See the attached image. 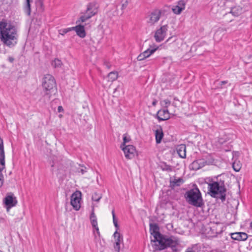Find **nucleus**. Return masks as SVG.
Here are the masks:
<instances>
[{"mask_svg": "<svg viewBox=\"0 0 252 252\" xmlns=\"http://www.w3.org/2000/svg\"><path fill=\"white\" fill-rule=\"evenodd\" d=\"M159 226L157 223L150 224V232L153 235L154 240L151 242L155 243L153 246L155 251H161L170 248L173 252L177 251V246L179 244V240L175 237H168L159 232Z\"/></svg>", "mask_w": 252, "mask_h": 252, "instance_id": "obj_1", "label": "nucleus"}, {"mask_svg": "<svg viewBox=\"0 0 252 252\" xmlns=\"http://www.w3.org/2000/svg\"><path fill=\"white\" fill-rule=\"evenodd\" d=\"M18 34L16 28L11 22L5 19L1 21V41L7 46L11 48L17 43Z\"/></svg>", "mask_w": 252, "mask_h": 252, "instance_id": "obj_2", "label": "nucleus"}, {"mask_svg": "<svg viewBox=\"0 0 252 252\" xmlns=\"http://www.w3.org/2000/svg\"><path fill=\"white\" fill-rule=\"evenodd\" d=\"M226 190L223 180H218L208 184V193L212 197L220 199L222 202L226 199Z\"/></svg>", "mask_w": 252, "mask_h": 252, "instance_id": "obj_3", "label": "nucleus"}, {"mask_svg": "<svg viewBox=\"0 0 252 252\" xmlns=\"http://www.w3.org/2000/svg\"><path fill=\"white\" fill-rule=\"evenodd\" d=\"M184 197L189 204L194 207L201 208L204 206L201 192L196 185L186 192Z\"/></svg>", "mask_w": 252, "mask_h": 252, "instance_id": "obj_4", "label": "nucleus"}, {"mask_svg": "<svg viewBox=\"0 0 252 252\" xmlns=\"http://www.w3.org/2000/svg\"><path fill=\"white\" fill-rule=\"evenodd\" d=\"M42 86L44 89L42 98L44 102L49 101L52 93L56 88V83L54 77L50 74H46L42 79Z\"/></svg>", "mask_w": 252, "mask_h": 252, "instance_id": "obj_5", "label": "nucleus"}, {"mask_svg": "<svg viewBox=\"0 0 252 252\" xmlns=\"http://www.w3.org/2000/svg\"><path fill=\"white\" fill-rule=\"evenodd\" d=\"M98 6L95 1L89 3L84 14L76 21V23L85 22L97 13Z\"/></svg>", "mask_w": 252, "mask_h": 252, "instance_id": "obj_6", "label": "nucleus"}, {"mask_svg": "<svg viewBox=\"0 0 252 252\" xmlns=\"http://www.w3.org/2000/svg\"><path fill=\"white\" fill-rule=\"evenodd\" d=\"M17 203L16 197L11 192L7 193L3 199V205L6 208L7 212H9L11 208L15 206Z\"/></svg>", "mask_w": 252, "mask_h": 252, "instance_id": "obj_7", "label": "nucleus"}, {"mask_svg": "<svg viewBox=\"0 0 252 252\" xmlns=\"http://www.w3.org/2000/svg\"><path fill=\"white\" fill-rule=\"evenodd\" d=\"M168 25H165L156 31L154 37L157 42H161L164 39L168 31Z\"/></svg>", "mask_w": 252, "mask_h": 252, "instance_id": "obj_8", "label": "nucleus"}, {"mask_svg": "<svg viewBox=\"0 0 252 252\" xmlns=\"http://www.w3.org/2000/svg\"><path fill=\"white\" fill-rule=\"evenodd\" d=\"M81 192H75L71 196L70 204L75 210H79L80 208V195Z\"/></svg>", "mask_w": 252, "mask_h": 252, "instance_id": "obj_9", "label": "nucleus"}, {"mask_svg": "<svg viewBox=\"0 0 252 252\" xmlns=\"http://www.w3.org/2000/svg\"><path fill=\"white\" fill-rule=\"evenodd\" d=\"M154 116L159 122L163 121L170 119V113L167 109H160Z\"/></svg>", "mask_w": 252, "mask_h": 252, "instance_id": "obj_10", "label": "nucleus"}, {"mask_svg": "<svg viewBox=\"0 0 252 252\" xmlns=\"http://www.w3.org/2000/svg\"><path fill=\"white\" fill-rule=\"evenodd\" d=\"M121 148L125 153L126 158L127 159H131L134 157L135 148L133 145H128Z\"/></svg>", "mask_w": 252, "mask_h": 252, "instance_id": "obj_11", "label": "nucleus"}, {"mask_svg": "<svg viewBox=\"0 0 252 252\" xmlns=\"http://www.w3.org/2000/svg\"><path fill=\"white\" fill-rule=\"evenodd\" d=\"M160 16L161 11L158 9L155 10L151 13L148 23L152 25L154 24L159 20Z\"/></svg>", "mask_w": 252, "mask_h": 252, "instance_id": "obj_12", "label": "nucleus"}, {"mask_svg": "<svg viewBox=\"0 0 252 252\" xmlns=\"http://www.w3.org/2000/svg\"><path fill=\"white\" fill-rule=\"evenodd\" d=\"M114 239L116 240V242L114 244V248L116 252H120V243L121 241H123V237L121 234L117 232V230L115 231L114 235Z\"/></svg>", "mask_w": 252, "mask_h": 252, "instance_id": "obj_13", "label": "nucleus"}, {"mask_svg": "<svg viewBox=\"0 0 252 252\" xmlns=\"http://www.w3.org/2000/svg\"><path fill=\"white\" fill-rule=\"evenodd\" d=\"M75 31L76 34L81 38H84L86 35L85 30V26L81 24H79L75 27H72V31Z\"/></svg>", "mask_w": 252, "mask_h": 252, "instance_id": "obj_14", "label": "nucleus"}, {"mask_svg": "<svg viewBox=\"0 0 252 252\" xmlns=\"http://www.w3.org/2000/svg\"><path fill=\"white\" fill-rule=\"evenodd\" d=\"M248 234L245 232H235L231 234V237L235 240L245 241L248 238Z\"/></svg>", "mask_w": 252, "mask_h": 252, "instance_id": "obj_15", "label": "nucleus"}, {"mask_svg": "<svg viewBox=\"0 0 252 252\" xmlns=\"http://www.w3.org/2000/svg\"><path fill=\"white\" fill-rule=\"evenodd\" d=\"M204 166L203 160L199 158L193 161L189 165V168L191 170L196 171Z\"/></svg>", "mask_w": 252, "mask_h": 252, "instance_id": "obj_16", "label": "nucleus"}, {"mask_svg": "<svg viewBox=\"0 0 252 252\" xmlns=\"http://www.w3.org/2000/svg\"><path fill=\"white\" fill-rule=\"evenodd\" d=\"M245 11V9L244 7L240 5H237L231 8L230 13L234 16L237 17L244 13Z\"/></svg>", "mask_w": 252, "mask_h": 252, "instance_id": "obj_17", "label": "nucleus"}, {"mask_svg": "<svg viewBox=\"0 0 252 252\" xmlns=\"http://www.w3.org/2000/svg\"><path fill=\"white\" fill-rule=\"evenodd\" d=\"M176 151L179 156L182 158H186V146L185 144H180L176 147Z\"/></svg>", "mask_w": 252, "mask_h": 252, "instance_id": "obj_18", "label": "nucleus"}, {"mask_svg": "<svg viewBox=\"0 0 252 252\" xmlns=\"http://www.w3.org/2000/svg\"><path fill=\"white\" fill-rule=\"evenodd\" d=\"M163 136L164 134L162 127L159 126V128L155 131L156 141L157 144H158L161 143Z\"/></svg>", "mask_w": 252, "mask_h": 252, "instance_id": "obj_19", "label": "nucleus"}, {"mask_svg": "<svg viewBox=\"0 0 252 252\" xmlns=\"http://www.w3.org/2000/svg\"><path fill=\"white\" fill-rule=\"evenodd\" d=\"M184 183L182 178H179L177 179H174V180H170L169 187L171 189H174L176 187H179Z\"/></svg>", "mask_w": 252, "mask_h": 252, "instance_id": "obj_20", "label": "nucleus"}, {"mask_svg": "<svg viewBox=\"0 0 252 252\" xmlns=\"http://www.w3.org/2000/svg\"><path fill=\"white\" fill-rule=\"evenodd\" d=\"M33 0H26L25 5L24 6V11L25 13L28 16L31 14V4Z\"/></svg>", "mask_w": 252, "mask_h": 252, "instance_id": "obj_21", "label": "nucleus"}, {"mask_svg": "<svg viewBox=\"0 0 252 252\" xmlns=\"http://www.w3.org/2000/svg\"><path fill=\"white\" fill-rule=\"evenodd\" d=\"M221 232L222 230H220V232H218L217 227L214 226L210 228V230L208 232V234L209 236L210 237H215L218 236V234Z\"/></svg>", "mask_w": 252, "mask_h": 252, "instance_id": "obj_22", "label": "nucleus"}, {"mask_svg": "<svg viewBox=\"0 0 252 252\" xmlns=\"http://www.w3.org/2000/svg\"><path fill=\"white\" fill-rule=\"evenodd\" d=\"M201 159L203 160L204 166L206 165L212 164L214 161V159L210 155L203 156V158Z\"/></svg>", "mask_w": 252, "mask_h": 252, "instance_id": "obj_23", "label": "nucleus"}, {"mask_svg": "<svg viewBox=\"0 0 252 252\" xmlns=\"http://www.w3.org/2000/svg\"><path fill=\"white\" fill-rule=\"evenodd\" d=\"M35 4L39 11L42 12L44 10V0H35Z\"/></svg>", "mask_w": 252, "mask_h": 252, "instance_id": "obj_24", "label": "nucleus"}, {"mask_svg": "<svg viewBox=\"0 0 252 252\" xmlns=\"http://www.w3.org/2000/svg\"><path fill=\"white\" fill-rule=\"evenodd\" d=\"M158 47L156 46L155 47L152 48L151 46H150L149 48L143 52V54H144V56H145L146 58H147L153 54L158 49Z\"/></svg>", "mask_w": 252, "mask_h": 252, "instance_id": "obj_25", "label": "nucleus"}, {"mask_svg": "<svg viewBox=\"0 0 252 252\" xmlns=\"http://www.w3.org/2000/svg\"><path fill=\"white\" fill-rule=\"evenodd\" d=\"M160 167L162 171H167L168 172H172L173 170L172 167L164 162L161 163L160 165Z\"/></svg>", "mask_w": 252, "mask_h": 252, "instance_id": "obj_26", "label": "nucleus"}, {"mask_svg": "<svg viewBox=\"0 0 252 252\" xmlns=\"http://www.w3.org/2000/svg\"><path fill=\"white\" fill-rule=\"evenodd\" d=\"M4 152L3 145V141L1 139V166H4Z\"/></svg>", "mask_w": 252, "mask_h": 252, "instance_id": "obj_27", "label": "nucleus"}, {"mask_svg": "<svg viewBox=\"0 0 252 252\" xmlns=\"http://www.w3.org/2000/svg\"><path fill=\"white\" fill-rule=\"evenodd\" d=\"M118 75V73L117 72L112 71L108 74V77L110 81H113L117 79Z\"/></svg>", "mask_w": 252, "mask_h": 252, "instance_id": "obj_28", "label": "nucleus"}, {"mask_svg": "<svg viewBox=\"0 0 252 252\" xmlns=\"http://www.w3.org/2000/svg\"><path fill=\"white\" fill-rule=\"evenodd\" d=\"M51 64L52 66L55 68L60 67L62 65V62L60 60L55 59L54 61L52 62Z\"/></svg>", "mask_w": 252, "mask_h": 252, "instance_id": "obj_29", "label": "nucleus"}, {"mask_svg": "<svg viewBox=\"0 0 252 252\" xmlns=\"http://www.w3.org/2000/svg\"><path fill=\"white\" fill-rule=\"evenodd\" d=\"M130 137L128 136L126 133L123 135V142L121 145V148L126 146V144L130 141Z\"/></svg>", "mask_w": 252, "mask_h": 252, "instance_id": "obj_30", "label": "nucleus"}, {"mask_svg": "<svg viewBox=\"0 0 252 252\" xmlns=\"http://www.w3.org/2000/svg\"><path fill=\"white\" fill-rule=\"evenodd\" d=\"M232 167L234 170H235L236 172H238L241 169V166L239 162H238V163H237L236 161H235L232 164Z\"/></svg>", "mask_w": 252, "mask_h": 252, "instance_id": "obj_31", "label": "nucleus"}, {"mask_svg": "<svg viewBox=\"0 0 252 252\" xmlns=\"http://www.w3.org/2000/svg\"><path fill=\"white\" fill-rule=\"evenodd\" d=\"M3 2L8 5H13L17 4L18 0H3Z\"/></svg>", "mask_w": 252, "mask_h": 252, "instance_id": "obj_32", "label": "nucleus"}, {"mask_svg": "<svg viewBox=\"0 0 252 252\" xmlns=\"http://www.w3.org/2000/svg\"><path fill=\"white\" fill-rule=\"evenodd\" d=\"M172 11L176 14H180L183 11V8L175 6L172 8Z\"/></svg>", "mask_w": 252, "mask_h": 252, "instance_id": "obj_33", "label": "nucleus"}, {"mask_svg": "<svg viewBox=\"0 0 252 252\" xmlns=\"http://www.w3.org/2000/svg\"><path fill=\"white\" fill-rule=\"evenodd\" d=\"M101 198V196L98 194L96 192H95L92 197V199L93 201L98 202Z\"/></svg>", "mask_w": 252, "mask_h": 252, "instance_id": "obj_34", "label": "nucleus"}, {"mask_svg": "<svg viewBox=\"0 0 252 252\" xmlns=\"http://www.w3.org/2000/svg\"><path fill=\"white\" fill-rule=\"evenodd\" d=\"M186 5V2L184 0H180L178 2V5L177 6H179V7L183 8V10L185 9Z\"/></svg>", "mask_w": 252, "mask_h": 252, "instance_id": "obj_35", "label": "nucleus"}, {"mask_svg": "<svg viewBox=\"0 0 252 252\" xmlns=\"http://www.w3.org/2000/svg\"><path fill=\"white\" fill-rule=\"evenodd\" d=\"M71 31H72V27L66 28V29H63L60 31L61 32H60V34L62 35H64V34H66V33H67L68 32H70Z\"/></svg>", "mask_w": 252, "mask_h": 252, "instance_id": "obj_36", "label": "nucleus"}, {"mask_svg": "<svg viewBox=\"0 0 252 252\" xmlns=\"http://www.w3.org/2000/svg\"><path fill=\"white\" fill-rule=\"evenodd\" d=\"M163 102L164 103V105H163V107L165 109H167L168 106L170 105L171 102L168 99H165L163 101Z\"/></svg>", "mask_w": 252, "mask_h": 252, "instance_id": "obj_37", "label": "nucleus"}, {"mask_svg": "<svg viewBox=\"0 0 252 252\" xmlns=\"http://www.w3.org/2000/svg\"><path fill=\"white\" fill-rule=\"evenodd\" d=\"M81 167V168L78 169V172L79 173H81L82 174H84L85 173L87 172L86 167L83 166H82Z\"/></svg>", "mask_w": 252, "mask_h": 252, "instance_id": "obj_38", "label": "nucleus"}, {"mask_svg": "<svg viewBox=\"0 0 252 252\" xmlns=\"http://www.w3.org/2000/svg\"><path fill=\"white\" fill-rule=\"evenodd\" d=\"M187 252H198L197 245L193 246Z\"/></svg>", "mask_w": 252, "mask_h": 252, "instance_id": "obj_39", "label": "nucleus"}, {"mask_svg": "<svg viewBox=\"0 0 252 252\" xmlns=\"http://www.w3.org/2000/svg\"><path fill=\"white\" fill-rule=\"evenodd\" d=\"M145 59L146 57L145 56H144L143 53H141L137 58V60L139 61H143Z\"/></svg>", "mask_w": 252, "mask_h": 252, "instance_id": "obj_40", "label": "nucleus"}, {"mask_svg": "<svg viewBox=\"0 0 252 252\" xmlns=\"http://www.w3.org/2000/svg\"><path fill=\"white\" fill-rule=\"evenodd\" d=\"M91 222L93 228L98 226L97 220H92Z\"/></svg>", "mask_w": 252, "mask_h": 252, "instance_id": "obj_41", "label": "nucleus"}, {"mask_svg": "<svg viewBox=\"0 0 252 252\" xmlns=\"http://www.w3.org/2000/svg\"><path fill=\"white\" fill-rule=\"evenodd\" d=\"M113 223H114L115 227L117 228V229H118L119 225L118 224V220L116 219V217L113 218Z\"/></svg>", "mask_w": 252, "mask_h": 252, "instance_id": "obj_42", "label": "nucleus"}, {"mask_svg": "<svg viewBox=\"0 0 252 252\" xmlns=\"http://www.w3.org/2000/svg\"><path fill=\"white\" fill-rule=\"evenodd\" d=\"M90 219L91 221L92 220H97L96 217L94 214V211H93L91 213V214L90 215Z\"/></svg>", "mask_w": 252, "mask_h": 252, "instance_id": "obj_43", "label": "nucleus"}, {"mask_svg": "<svg viewBox=\"0 0 252 252\" xmlns=\"http://www.w3.org/2000/svg\"><path fill=\"white\" fill-rule=\"evenodd\" d=\"M127 5H128V1L127 0H126L124 3L122 4L121 9L122 10L125 9L127 7Z\"/></svg>", "mask_w": 252, "mask_h": 252, "instance_id": "obj_44", "label": "nucleus"}, {"mask_svg": "<svg viewBox=\"0 0 252 252\" xmlns=\"http://www.w3.org/2000/svg\"><path fill=\"white\" fill-rule=\"evenodd\" d=\"M65 170H66V169H65V168L64 167L62 170H61L59 168L58 169L59 173H60V174H62L63 175L65 174Z\"/></svg>", "mask_w": 252, "mask_h": 252, "instance_id": "obj_45", "label": "nucleus"}, {"mask_svg": "<svg viewBox=\"0 0 252 252\" xmlns=\"http://www.w3.org/2000/svg\"><path fill=\"white\" fill-rule=\"evenodd\" d=\"M104 65L105 66V67L108 68V69H110V67H111V65L110 64V63H107V62H104Z\"/></svg>", "mask_w": 252, "mask_h": 252, "instance_id": "obj_46", "label": "nucleus"}, {"mask_svg": "<svg viewBox=\"0 0 252 252\" xmlns=\"http://www.w3.org/2000/svg\"><path fill=\"white\" fill-rule=\"evenodd\" d=\"M7 60H8V61L10 63H13V62H14V58H13V57H9L8 58V59H7Z\"/></svg>", "mask_w": 252, "mask_h": 252, "instance_id": "obj_47", "label": "nucleus"}, {"mask_svg": "<svg viewBox=\"0 0 252 252\" xmlns=\"http://www.w3.org/2000/svg\"><path fill=\"white\" fill-rule=\"evenodd\" d=\"M228 82L227 81H220V85L222 87L223 85H225L226 84H227Z\"/></svg>", "mask_w": 252, "mask_h": 252, "instance_id": "obj_48", "label": "nucleus"}, {"mask_svg": "<svg viewBox=\"0 0 252 252\" xmlns=\"http://www.w3.org/2000/svg\"><path fill=\"white\" fill-rule=\"evenodd\" d=\"M94 228L95 229V230L96 231V233H97V234H98V236H99V235H100V232H99V228H98V226H97V227H94Z\"/></svg>", "mask_w": 252, "mask_h": 252, "instance_id": "obj_49", "label": "nucleus"}, {"mask_svg": "<svg viewBox=\"0 0 252 252\" xmlns=\"http://www.w3.org/2000/svg\"><path fill=\"white\" fill-rule=\"evenodd\" d=\"M158 103V101L156 99H154L153 101L152 102V105L153 106H155L157 105Z\"/></svg>", "mask_w": 252, "mask_h": 252, "instance_id": "obj_50", "label": "nucleus"}, {"mask_svg": "<svg viewBox=\"0 0 252 252\" xmlns=\"http://www.w3.org/2000/svg\"><path fill=\"white\" fill-rule=\"evenodd\" d=\"M58 110L59 112H61L63 111V108L62 106H60L58 107Z\"/></svg>", "mask_w": 252, "mask_h": 252, "instance_id": "obj_51", "label": "nucleus"}, {"mask_svg": "<svg viewBox=\"0 0 252 252\" xmlns=\"http://www.w3.org/2000/svg\"><path fill=\"white\" fill-rule=\"evenodd\" d=\"M0 180H1V187L2 186L3 182V176L1 174V179H0Z\"/></svg>", "mask_w": 252, "mask_h": 252, "instance_id": "obj_52", "label": "nucleus"}, {"mask_svg": "<svg viewBox=\"0 0 252 252\" xmlns=\"http://www.w3.org/2000/svg\"><path fill=\"white\" fill-rule=\"evenodd\" d=\"M112 214L113 218H115L116 217L114 209L112 210Z\"/></svg>", "mask_w": 252, "mask_h": 252, "instance_id": "obj_53", "label": "nucleus"}, {"mask_svg": "<svg viewBox=\"0 0 252 252\" xmlns=\"http://www.w3.org/2000/svg\"><path fill=\"white\" fill-rule=\"evenodd\" d=\"M250 227L252 228V221L250 223Z\"/></svg>", "mask_w": 252, "mask_h": 252, "instance_id": "obj_54", "label": "nucleus"}, {"mask_svg": "<svg viewBox=\"0 0 252 252\" xmlns=\"http://www.w3.org/2000/svg\"><path fill=\"white\" fill-rule=\"evenodd\" d=\"M174 100H178V99L176 97H175V98H174Z\"/></svg>", "mask_w": 252, "mask_h": 252, "instance_id": "obj_55", "label": "nucleus"}, {"mask_svg": "<svg viewBox=\"0 0 252 252\" xmlns=\"http://www.w3.org/2000/svg\"><path fill=\"white\" fill-rule=\"evenodd\" d=\"M170 39V38H169L167 40L166 42H168Z\"/></svg>", "mask_w": 252, "mask_h": 252, "instance_id": "obj_56", "label": "nucleus"}, {"mask_svg": "<svg viewBox=\"0 0 252 252\" xmlns=\"http://www.w3.org/2000/svg\"><path fill=\"white\" fill-rule=\"evenodd\" d=\"M3 167H1V169H0L1 172L2 171V169H3Z\"/></svg>", "mask_w": 252, "mask_h": 252, "instance_id": "obj_57", "label": "nucleus"}]
</instances>
